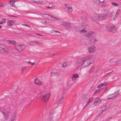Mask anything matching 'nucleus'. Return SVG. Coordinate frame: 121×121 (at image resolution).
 <instances>
[{
    "label": "nucleus",
    "mask_w": 121,
    "mask_h": 121,
    "mask_svg": "<svg viewBox=\"0 0 121 121\" xmlns=\"http://www.w3.org/2000/svg\"><path fill=\"white\" fill-rule=\"evenodd\" d=\"M36 42L33 41L29 43V44L31 45L35 46L37 45Z\"/></svg>",
    "instance_id": "nucleus-27"
},
{
    "label": "nucleus",
    "mask_w": 121,
    "mask_h": 121,
    "mask_svg": "<svg viewBox=\"0 0 121 121\" xmlns=\"http://www.w3.org/2000/svg\"><path fill=\"white\" fill-rule=\"evenodd\" d=\"M121 11L119 10H118L116 12V14L115 15V17L113 18V19H114L115 17H116L118 15H119Z\"/></svg>",
    "instance_id": "nucleus-28"
},
{
    "label": "nucleus",
    "mask_w": 121,
    "mask_h": 121,
    "mask_svg": "<svg viewBox=\"0 0 121 121\" xmlns=\"http://www.w3.org/2000/svg\"><path fill=\"white\" fill-rule=\"evenodd\" d=\"M93 99V98L92 97L90 98L87 101L86 104V105L85 107H86L88 105Z\"/></svg>",
    "instance_id": "nucleus-19"
},
{
    "label": "nucleus",
    "mask_w": 121,
    "mask_h": 121,
    "mask_svg": "<svg viewBox=\"0 0 121 121\" xmlns=\"http://www.w3.org/2000/svg\"><path fill=\"white\" fill-rule=\"evenodd\" d=\"M22 25H23V26H27L29 27H30L29 26H28L27 25H26V24H22Z\"/></svg>",
    "instance_id": "nucleus-45"
},
{
    "label": "nucleus",
    "mask_w": 121,
    "mask_h": 121,
    "mask_svg": "<svg viewBox=\"0 0 121 121\" xmlns=\"http://www.w3.org/2000/svg\"><path fill=\"white\" fill-rule=\"evenodd\" d=\"M9 16H11V17H16V16H13L10 15Z\"/></svg>",
    "instance_id": "nucleus-59"
},
{
    "label": "nucleus",
    "mask_w": 121,
    "mask_h": 121,
    "mask_svg": "<svg viewBox=\"0 0 121 121\" xmlns=\"http://www.w3.org/2000/svg\"><path fill=\"white\" fill-rule=\"evenodd\" d=\"M63 98V97L61 98L58 101V103L59 104H61L63 103L64 102Z\"/></svg>",
    "instance_id": "nucleus-24"
},
{
    "label": "nucleus",
    "mask_w": 121,
    "mask_h": 121,
    "mask_svg": "<svg viewBox=\"0 0 121 121\" xmlns=\"http://www.w3.org/2000/svg\"><path fill=\"white\" fill-rule=\"evenodd\" d=\"M79 32L80 34L84 33V35L88 38V40L90 42L92 41L93 39L92 36L93 35L94 32L92 31L87 32L86 31L82 29L79 31Z\"/></svg>",
    "instance_id": "nucleus-2"
},
{
    "label": "nucleus",
    "mask_w": 121,
    "mask_h": 121,
    "mask_svg": "<svg viewBox=\"0 0 121 121\" xmlns=\"http://www.w3.org/2000/svg\"><path fill=\"white\" fill-rule=\"evenodd\" d=\"M2 112L4 115V117L9 118L10 115V112L9 111L5 110Z\"/></svg>",
    "instance_id": "nucleus-13"
},
{
    "label": "nucleus",
    "mask_w": 121,
    "mask_h": 121,
    "mask_svg": "<svg viewBox=\"0 0 121 121\" xmlns=\"http://www.w3.org/2000/svg\"><path fill=\"white\" fill-rule=\"evenodd\" d=\"M60 74V72H52L51 73V75H58Z\"/></svg>",
    "instance_id": "nucleus-25"
},
{
    "label": "nucleus",
    "mask_w": 121,
    "mask_h": 121,
    "mask_svg": "<svg viewBox=\"0 0 121 121\" xmlns=\"http://www.w3.org/2000/svg\"><path fill=\"white\" fill-rule=\"evenodd\" d=\"M103 112H101L100 113H99V114H98L97 115V116H99Z\"/></svg>",
    "instance_id": "nucleus-47"
},
{
    "label": "nucleus",
    "mask_w": 121,
    "mask_h": 121,
    "mask_svg": "<svg viewBox=\"0 0 121 121\" xmlns=\"http://www.w3.org/2000/svg\"><path fill=\"white\" fill-rule=\"evenodd\" d=\"M120 62L119 61H117L116 62V64H115V65H117L118 64H120Z\"/></svg>",
    "instance_id": "nucleus-38"
},
{
    "label": "nucleus",
    "mask_w": 121,
    "mask_h": 121,
    "mask_svg": "<svg viewBox=\"0 0 121 121\" xmlns=\"http://www.w3.org/2000/svg\"><path fill=\"white\" fill-rule=\"evenodd\" d=\"M61 25H63L66 28L70 26V24L67 22H65L64 23L62 24H61Z\"/></svg>",
    "instance_id": "nucleus-18"
},
{
    "label": "nucleus",
    "mask_w": 121,
    "mask_h": 121,
    "mask_svg": "<svg viewBox=\"0 0 121 121\" xmlns=\"http://www.w3.org/2000/svg\"><path fill=\"white\" fill-rule=\"evenodd\" d=\"M36 42L37 43V44H43V43H40L39 42Z\"/></svg>",
    "instance_id": "nucleus-46"
},
{
    "label": "nucleus",
    "mask_w": 121,
    "mask_h": 121,
    "mask_svg": "<svg viewBox=\"0 0 121 121\" xmlns=\"http://www.w3.org/2000/svg\"><path fill=\"white\" fill-rule=\"evenodd\" d=\"M43 24H45V25H46L47 24V22L46 21H44V23H43Z\"/></svg>",
    "instance_id": "nucleus-53"
},
{
    "label": "nucleus",
    "mask_w": 121,
    "mask_h": 121,
    "mask_svg": "<svg viewBox=\"0 0 121 121\" xmlns=\"http://www.w3.org/2000/svg\"><path fill=\"white\" fill-rule=\"evenodd\" d=\"M111 4L112 5L116 6H119V4L118 3H115L114 2H112Z\"/></svg>",
    "instance_id": "nucleus-31"
},
{
    "label": "nucleus",
    "mask_w": 121,
    "mask_h": 121,
    "mask_svg": "<svg viewBox=\"0 0 121 121\" xmlns=\"http://www.w3.org/2000/svg\"><path fill=\"white\" fill-rule=\"evenodd\" d=\"M100 84H99V85H98V86H97V87L98 88H100L101 87H100Z\"/></svg>",
    "instance_id": "nucleus-57"
},
{
    "label": "nucleus",
    "mask_w": 121,
    "mask_h": 121,
    "mask_svg": "<svg viewBox=\"0 0 121 121\" xmlns=\"http://www.w3.org/2000/svg\"><path fill=\"white\" fill-rule=\"evenodd\" d=\"M106 17V15L104 14H95L92 17L93 20L95 21L96 19L99 20H102Z\"/></svg>",
    "instance_id": "nucleus-3"
},
{
    "label": "nucleus",
    "mask_w": 121,
    "mask_h": 121,
    "mask_svg": "<svg viewBox=\"0 0 121 121\" xmlns=\"http://www.w3.org/2000/svg\"><path fill=\"white\" fill-rule=\"evenodd\" d=\"M88 52L90 53L94 52L96 50L95 47L93 45H91L88 48Z\"/></svg>",
    "instance_id": "nucleus-10"
},
{
    "label": "nucleus",
    "mask_w": 121,
    "mask_h": 121,
    "mask_svg": "<svg viewBox=\"0 0 121 121\" xmlns=\"http://www.w3.org/2000/svg\"><path fill=\"white\" fill-rule=\"evenodd\" d=\"M41 22H42L43 24V23H44V22H43V21H41Z\"/></svg>",
    "instance_id": "nucleus-60"
},
{
    "label": "nucleus",
    "mask_w": 121,
    "mask_h": 121,
    "mask_svg": "<svg viewBox=\"0 0 121 121\" xmlns=\"http://www.w3.org/2000/svg\"><path fill=\"white\" fill-rule=\"evenodd\" d=\"M15 119V118L12 117L11 121H14Z\"/></svg>",
    "instance_id": "nucleus-51"
},
{
    "label": "nucleus",
    "mask_w": 121,
    "mask_h": 121,
    "mask_svg": "<svg viewBox=\"0 0 121 121\" xmlns=\"http://www.w3.org/2000/svg\"><path fill=\"white\" fill-rule=\"evenodd\" d=\"M58 113L55 111H51L50 113L48 121H54V120L58 116Z\"/></svg>",
    "instance_id": "nucleus-4"
},
{
    "label": "nucleus",
    "mask_w": 121,
    "mask_h": 121,
    "mask_svg": "<svg viewBox=\"0 0 121 121\" xmlns=\"http://www.w3.org/2000/svg\"><path fill=\"white\" fill-rule=\"evenodd\" d=\"M26 68V67H22V70L25 69Z\"/></svg>",
    "instance_id": "nucleus-40"
},
{
    "label": "nucleus",
    "mask_w": 121,
    "mask_h": 121,
    "mask_svg": "<svg viewBox=\"0 0 121 121\" xmlns=\"http://www.w3.org/2000/svg\"><path fill=\"white\" fill-rule=\"evenodd\" d=\"M100 90H97L94 93V94H95L96 93H98L100 91Z\"/></svg>",
    "instance_id": "nucleus-37"
},
{
    "label": "nucleus",
    "mask_w": 121,
    "mask_h": 121,
    "mask_svg": "<svg viewBox=\"0 0 121 121\" xmlns=\"http://www.w3.org/2000/svg\"><path fill=\"white\" fill-rule=\"evenodd\" d=\"M7 24L8 26H11L13 25L12 24V22L10 20L8 22Z\"/></svg>",
    "instance_id": "nucleus-30"
},
{
    "label": "nucleus",
    "mask_w": 121,
    "mask_h": 121,
    "mask_svg": "<svg viewBox=\"0 0 121 121\" xmlns=\"http://www.w3.org/2000/svg\"><path fill=\"white\" fill-rule=\"evenodd\" d=\"M3 21L4 22H5L6 21V20L5 18H3L2 19Z\"/></svg>",
    "instance_id": "nucleus-41"
},
{
    "label": "nucleus",
    "mask_w": 121,
    "mask_h": 121,
    "mask_svg": "<svg viewBox=\"0 0 121 121\" xmlns=\"http://www.w3.org/2000/svg\"><path fill=\"white\" fill-rule=\"evenodd\" d=\"M91 68L90 70L89 71V73H91L93 70L94 69V67L93 66H92L91 67Z\"/></svg>",
    "instance_id": "nucleus-34"
},
{
    "label": "nucleus",
    "mask_w": 121,
    "mask_h": 121,
    "mask_svg": "<svg viewBox=\"0 0 121 121\" xmlns=\"http://www.w3.org/2000/svg\"><path fill=\"white\" fill-rule=\"evenodd\" d=\"M82 99H85L87 98V95L86 94L83 95L82 97Z\"/></svg>",
    "instance_id": "nucleus-33"
},
{
    "label": "nucleus",
    "mask_w": 121,
    "mask_h": 121,
    "mask_svg": "<svg viewBox=\"0 0 121 121\" xmlns=\"http://www.w3.org/2000/svg\"><path fill=\"white\" fill-rule=\"evenodd\" d=\"M108 108L106 104H104L102 105L101 107V109L102 112H103L104 111H105Z\"/></svg>",
    "instance_id": "nucleus-17"
},
{
    "label": "nucleus",
    "mask_w": 121,
    "mask_h": 121,
    "mask_svg": "<svg viewBox=\"0 0 121 121\" xmlns=\"http://www.w3.org/2000/svg\"><path fill=\"white\" fill-rule=\"evenodd\" d=\"M67 65L66 63L65 62H64L63 63V64L62 65V67H65L67 66Z\"/></svg>",
    "instance_id": "nucleus-35"
},
{
    "label": "nucleus",
    "mask_w": 121,
    "mask_h": 121,
    "mask_svg": "<svg viewBox=\"0 0 121 121\" xmlns=\"http://www.w3.org/2000/svg\"><path fill=\"white\" fill-rule=\"evenodd\" d=\"M3 23H4V22L3 21H0V24H2Z\"/></svg>",
    "instance_id": "nucleus-52"
},
{
    "label": "nucleus",
    "mask_w": 121,
    "mask_h": 121,
    "mask_svg": "<svg viewBox=\"0 0 121 121\" xmlns=\"http://www.w3.org/2000/svg\"><path fill=\"white\" fill-rule=\"evenodd\" d=\"M55 31L56 30H52L51 31V32L52 33L53 32H55Z\"/></svg>",
    "instance_id": "nucleus-48"
},
{
    "label": "nucleus",
    "mask_w": 121,
    "mask_h": 121,
    "mask_svg": "<svg viewBox=\"0 0 121 121\" xmlns=\"http://www.w3.org/2000/svg\"><path fill=\"white\" fill-rule=\"evenodd\" d=\"M99 2L100 3H103L105 1V0H99Z\"/></svg>",
    "instance_id": "nucleus-44"
},
{
    "label": "nucleus",
    "mask_w": 121,
    "mask_h": 121,
    "mask_svg": "<svg viewBox=\"0 0 121 121\" xmlns=\"http://www.w3.org/2000/svg\"><path fill=\"white\" fill-rule=\"evenodd\" d=\"M46 1V0H37L36 3L39 4H42Z\"/></svg>",
    "instance_id": "nucleus-21"
},
{
    "label": "nucleus",
    "mask_w": 121,
    "mask_h": 121,
    "mask_svg": "<svg viewBox=\"0 0 121 121\" xmlns=\"http://www.w3.org/2000/svg\"><path fill=\"white\" fill-rule=\"evenodd\" d=\"M12 22V23H15L16 22V20H12L11 21Z\"/></svg>",
    "instance_id": "nucleus-43"
},
{
    "label": "nucleus",
    "mask_w": 121,
    "mask_h": 121,
    "mask_svg": "<svg viewBox=\"0 0 121 121\" xmlns=\"http://www.w3.org/2000/svg\"><path fill=\"white\" fill-rule=\"evenodd\" d=\"M49 94L48 93L44 95L41 96L40 98L42 101L43 102L47 103L48 101L49 98Z\"/></svg>",
    "instance_id": "nucleus-8"
},
{
    "label": "nucleus",
    "mask_w": 121,
    "mask_h": 121,
    "mask_svg": "<svg viewBox=\"0 0 121 121\" xmlns=\"http://www.w3.org/2000/svg\"><path fill=\"white\" fill-rule=\"evenodd\" d=\"M16 117V115L15 114H13L12 116V117L15 118Z\"/></svg>",
    "instance_id": "nucleus-39"
},
{
    "label": "nucleus",
    "mask_w": 121,
    "mask_h": 121,
    "mask_svg": "<svg viewBox=\"0 0 121 121\" xmlns=\"http://www.w3.org/2000/svg\"><path fill=\"white\" fill-rule=\"evenodd\" d=\"M43 16L45 18L53 21H59L60 20V18L59 17L57 16L55 17L53 16H51L47 14H43Z\"/></svg>",
    "instance_id": "nucleus-5"
},
{
    "label": "nucleus",
    "mask_w": 121,
    "mask_h": 121,
    "mask_svg": "<svg viewBox=\"0 0 121 121\" xmlns=\"http://www.w3.org/2000/svg\"><path fill=\"white\" fill-rule=\"evenodd\" d=\"M8 51L5 45L0 43V53L4 55H6Z\"/></svg>",
    "instance_id": "nucleus-6"
},
{
    "label": "nucleus",
    "mask_w": 121,
    "mask_h": 121,
    "mask_svg": "<svg viewBox=\"0 0 121 121\" xmlns=\"http://www.w3.org/2000/svg\"><path fill=\"white\" fill-rule=\"evenodd\" d=\"M25 46L24 45L21 44L20 45H17L15 46V48L17 51H21L25 48Z\"/></svg>",
    "instance_id": "nucleus-9"
},
{
    "label": "nucleus",
    "mask_w": 121,
    "mask_h": 121,
    "mask_svg": "<svg viewBox=\"0 0 121 121\" xmlns=\"http://www.w3.org/2000/svg\"><path fill=\"white\" fill-rule=\"evenodd\" d=\"M32 1L36 3V1H37V0H31Z\"/></svg>",
    "instance_id": "nucleus-49"
},
{
    "label": "nucleus",
    "mask_w": 121,
    "mask_h": 121,
    "mask_svg": "<svg viewBox=\"0 0 121 121\" xmlns=\"http://www.w3.org/2000/svg\"><path fill=\"white\" fill-rule=\"evenodd\" d=\"M100 3L99 0H95L94 2V5L95 6H98Z\"/></svg>",
    "instance_id": "nucleus-22"
},
{
    "label": "nucleus",
    "mask_w": 121,
    "mask_h": 121,
    "mask_svg": "<svg viewBox=\"0 0 121 121\" xmlns=\"http://www.w3.org/2000/svg\"><path fill=\"white\" fill-rule=\"evenodd\" d=\"M107 82H104L103 83H101L99 84L100 86V87H101L103 86H106V85L107 84Z\"/></svg>",
    "instance_id": "nucleus-29"
},
{
    "label": "nucleus",
    "mask_w": 121,
    "mask_h": 121,
    "mask_svg": "<svg viewBox=\"0 0 121 121\" xmlns=\"http://www.w3.org/2000/svg\"><path fill=\"white\" fill-rule=\"evenodd\" d=\"M113 59L112 58V59H110V60H109V62H111L112 61V60Z\"/></svg>",
    "instance_id": "nucleus-55"
},
{
    "label": "nucleus",
    "mask_w": 121,
    "mask_h": 121,
    "mask_svg": "<svg viewBox=\"0 0 121 121\" xmlns=\"http://www.w3.org/2000/svg\"><path fill=\"white\" fill-rule=\"evenodd\" d=\"M79 77V76L78 74H73L72 76V79L73 81L75 80L76 79Z\"/></svg>",
    "instance_id": "nucleus-16"
},
{
    "label": "nucleus",
    "mask_w": 121,
    "mask_h": 121,
    "mask_svg": "<svg viewBox=\"0 0 121 121\" xmlns=\"http://www.w3.org/2000/svg\"><path fill=\"white\" fill-rule=\"evenodd\" d=\"M35 83L36 85L40 86L43 85V83L41 82L38 78H36L35 79Z\"/></svg>",
    "instance_id": "nucleus-12"
},
{
    "label": "nucleus",
    "mask_w": 121,
    "mask_h": 121,
    "mask_svg": "<svg viewBox=\"0 0 121 121\" xmlns=\"http://www.w3.org/2000/svg\"><path fill=\"white\" fill-rule=\"evenodd\" d=\"M25 35H33V34H26Z\"/></svg>",
    "instance_id": "nucleus-56"
},
{
    "label": "nucleus",
    "mask_w": 121,
    "mask_h": 121,
    "mask_svg": "<svg viewBox=\"0 0 121 121\" xmlns=\"http://www.w3.org/2000/svg\"><path fill=\"white\" fill-rule=\"evenodd\" d=\"M4 6V5L2 4H0V7H3Z\"/></svg>",
    "instance_id": "nucleus-50"
},
{
    "label": "nucleus",
    "mask_w": 121,
    "mask_h": 121,
    "mask_svg": "<svg viewBox=\"0 0 121 121\" xmlns=\"http://www.w3.org/2000/svg\"><path fill=\"white\" fill-rule=\"evenodd\" d=\"M16 1L11 0L9 1V3L12 6L15 7V5L14 4V3Z\"/></svg>",
    "instance_id": "nucleus-20"
},
{
    "label": "nucleus",
    "mask_w": 121,
    "mask_h": 121,
    "mask_svg": "<svg viewBox=\"0 0 121 121\" xmlns=\"http://www.w3.org/2000/svg\"><path fill=\"white\" fill-rule=\"evenodd\" d=\"M1 26H0V29H1Z\"/></svg>",
    "instance_id": "nucleus-61"
},
{
    "label": "nucleus",
    "mask_w": 121,
    "mask_h": 121,
    "mask_svg": "<svg viewBox=\"0 0 121 121\" xmlns=\"http://www.w3.org/2000/svg\"><path fill=\"white\" fill-rule=\"evenodd\" d=\"M49 5L48 6H46L45 7L46 8H51L53 7V4L52 3H50L49 4Z\"/></svg>",
    "instance_id": "nucleus-26"
},
{
    "label": "nucleus",
    "mask_w": 121,
    "mask_h": 121,
    "mask_svg": "<svg viewBox=\"0 0 121 121\" xmlns=\"http://www.w3.org/2000/svg\"><path fill=\"white\" fill-rule=\"evenodd\" d=\"M8 41L10 43H11L13 45H16L17 44V43L15 41L13 40H8Z\"/></svg>",
    "instance_id": "nucleus-23"
},
{
    "label": "nucleus",
    "mask_w": 121,
    "mask_h": 121,
    "mask_svg": "<svg viewBox=\"0 0 121 121\" xmlns=\"http://www.w3.org/2000/svg\"><path fill=\"white\" fill-rule=\"evenodd\" d=\"M16 87H17V86H16Z\"/></svg>",
    "instance_id": "nucleus-62"
},
{
    "label": "nucleus",
    "mask_w": 121,
    "mask_h": 121,
    "mask_svg": "<svg viewBox=\"0 0 121 121\" xmlns=\"http://www.w3.org/2000/svg\"><path fill=\"white\" fill-rule=\"evenodd\" d=\"M106 27L108 31L115 32L116 31L115 26L112 24H108Z\"/></svg>",
    "instance_id": "nucleus-7"
},
{
    "label": "nucleus",
    "mask_w": 121,
    "mask_h": 121,
    "mask_svg": "<svg viewBox=\"0 0 121 121\" xmlns=\"http://www.w3.org/2000/svg\"><path fill=\"white\" fill-rule=\"evenodd\" d=\"M27 63L31 64L32 65H35L36 62H35L33 63H31L30 61H29L27 62Z\"/></svg>",
    "instance_id": "nucleus-36"
},
{
    "label": "nucleus",
    "mask_w": 121,
    "mask_h": 121,
    "mask_svg": "<svg viewBox=\"0 0 121 121\" xmlns=\"http://www.w3.org/2000/svg\"><path fill=\"white\" fill-rule=\"evenodd\" d=\"M118 91L113 94L108 95L107 96V99H112L115 97L118 93Z\"/></svg>",
    "instance_id": "nucleus-11"
},
{
    "label": "nucleus",
    "mask_w": 121,
    "mask_h": 121,
    "mask_svg": "<svg viewBox=\"0 0 121 121\" xmlns=\"http://www.w3.org/2000/svg\"><path fill=\"white\" fill-rule=\"evenodd\" d=\"M92 59L91 57L90 56L85 58L79 59L76 61L74 66L76 68V69H81L86 67L91 64L90 61Z\"/></svg>",
    "instance_id": "nucleus-1"
},
{
    "label": "nucleus",
    "mask_w": 121,
    "mask_h": 121,
    "mask_svg": "<svg viewBox=\"0 0 121 121\" xmlns=\"http://www.w3.org/2000/svg\"><path fill=\"white\" fill-rule=\"evenodd\" d=\"M55 32L56 33H57V32H58V33H59V32L58 31H55Z\"/></svg>",
    "instance_id": "nucleus-58"
},
{
    "label": "nucleus",
    "mask_w": 121,
    "mask_h": 121,
    "mask_svg": "<svg viewBox=\"0 0 121 121\" xmlns=\"http://www.w3.org/2000/svg\"><path fill=\"white\" fill-rule=\"evenodd\" d=\"M101 102V101L100 99L98 98H97L96 99V100L94 102V105L95 106H96L97 104L99 105Z\"/></svg>",
    "instance_id": "nucleus-14"
},
{
    "label": "nucleus",
    "mask_w": 121,
    "mask_h": 121,
    "mask_svg": "<svg viewBox=\"0 0 121 121\" xmlns=\"http://www.w3.org/2000/svg\"><path fill=\"white\" fill-rule=\"evenodd\" d=\"M98 41V40L97 39L94 38V42H97Z\"/></svg>",
    "instance_id": "nucleus-42"
},
{
    "label": "nucleus",
    "mask_w": 121,
    "mask_h": 121,
    "mask_svg": "<svg viewBox=\"0 0 121 121\" xmlns=\"http://www.w3.org/2000/svg\"><path fill=\"white\" fill-rule=\"evenodd\" d=\"M36 34L38 35H40L41 36H43V35L41 34H38V33H36Z\"/></svg>",
    "instance_id": "nucleus-54"
},
{
    "label": "nucleus",
    "mask_w": 121,
    "mask_h": 121,
    "mask_svg": "<svg viewBox=\"0 0 121 121\" xmlns=\"http://www.w3.org/2000/svg\"><path fill=\"white\" fill-rule=\"evenodd\" d=\"M8 119L6 117H4L2 118L1 119V121H6Z\"/></svg>",
    "instance_id": "nucleus-32"
},
{
    "label": "nucleus",
    "mask_w": 121,
    "mask_h": 121,
    "mask_svg": "<svg viewBox=\"0 0 121 121\" xmlns=\"http://www.w3.org/2000/svg\"><path fill=\"white\" fill-rule=\"evenodd\" d=\"M65 7L67 8L68 12H71L73 11V10L72 7L69 6L68 4H65Z\"/></svg>",
    "instance_id": "nucleus-15"
}]
</instances>
